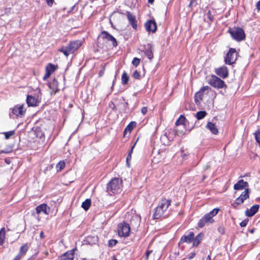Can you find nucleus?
Listing matches in <instances>:
<instances>
[{
	"label": "nucleus",
	"mask_w": 260,
	"mask_h": 260,
	"mask_svg": "<svg viewBox=\"0 0 260 260\" xmlns=\"http://www.w3.org/2000/svg\"><path fill=\"white\" fill-rule=\"evenodd\" d=\"M171 200L166 198L162 199L159 202L158 206L155 208L153 214L154 219H159V218L167 217L168 215V208L171 205Z\"/></svg>",
	"instance_id": "1"
},
{
	"label": "nucleus",
	"mask_w": 260,
	"mask_h": 260,
	"mask_svg": "<svg viewBox=\"0 0 260 260\" xmlns=\"http://www.w3.org/2000/svg\"><path fill=\"white\" fill-rule=\"evenodd\" d=\"M122 180L117 177L112 178L107 185V192L110 195L117 194L122 190Z\"/></svg>",
	"instance_id": "2"
},
{
	"label": "nucleus",
	"mask_w": 260,
	"mask_h": 260,
	"mask_svg": "<svg viewBox=\"0 0 260 260\" xmlns=\"http://www.w3.org/2000/svg\"><path fill=\"white\" fill-rule=\"evenodd\" d=\"M82 45V42L80 40H76L71 42L67 46L62 47L58 49L59 52L63 53V54L68 56L70 54L73 53L76 51Z\"/></svg>",
	"instance_id": "3"
},
{
	"label": "nucleus",
	"mask_w": 260,
	"mask_h": 260,
	"mask_svg": "<svg viewBox=\"0 0 260 260\" xmlns=\"http://www.w3.org/2000/svg\"><path fill=\"white\" fill-rule=\"evenodd\" d=\"M231 36L235 40L240 42L245 38V34L243 29L239 27H235L229 30Z\"/></svg>",
	"instance_id": "4"
},
{
	"label": "nucleus",
	"mask_w": 260,
	"mask_h": 260,
	"mask_svg": "<svg viewBox=\"0 0 260 260\" xmlns=\"http://www.w3.org/2000/svg\"><path fill=\"white\" fill-rule=\"evenodd\" d=\"M130 226L129 224L125 222L120 223L118 225V234L120 237H127L129 235L130 232Z\"/></svg>",
	"instance_id": "5"
},
{
	"label": "nucleus",
	"mask_w": 260,
	"mask_h": 260,
	"mask_svg": "<svg viewBox=\"0 0 260 260\" xmlns=\"http://www.w3.org/2000/svg\"><path fill=\"white\" fill-rule=\"evenodd\" d=\"M208 83L213 87L222 88L226 86L224 82L215 75H212L208 81Z\"/></svg>",
	"instance_id": "6"
},
{
	"label": "nucleus",
	"mask_w": 260,
	"mask_h": 260,
	"mask_svg": "<svg viewBox=\"0 0 260 260\" xmlns=\"http://www.w3.org/2000/svg\"><path fill=\"white\" fill-rule=\"evenodd\" d=\"M237 58V52L234 48H230L224 58L226 64L231 65L235 62Z\"/></svg>",
	"instance_id": "7"
},
{
	"label": "nucleus",
	"mask_w": 260,
	"mask_h": 260,
	"mask_svg": "<svg viewBox=\"0 0 260 260\" xmlns=\"http://www.w3.org/2000/svg\"><path fill=\"white\" fill-rule=\"evenodd\" d=\"M249 189L248 188H245L244 191L242 192L240 196L235 200L232 204L234 208H236L237 206L242 204L245 200L249 198Z\"/></svg>",
	"instance_id": "8"
},
{
	"label": "nucleus",
	"mask_w": 260,
	"mask_h": 260,
	"mask_svg": "<svg viewBox=\"0 0 260 260\" xmlns=\"http://www.w3.org/2000/svg\"><path fill=\"white\" fill-rule=\"evenodd\" d=\"M11 113H10V117L14 115L17 117H22L24 116L25 110H24L23 105H17L11 109Z\"/></svg>",
	"instance_id": "9"
},
{
	"label": "nucleus",
	"mask_w": 260,
	"mask_h": 260,
	"mask_svg": "<svg viewBox=\"0 0 260 260\" xmlns=\"http://www.w3.org/2000/svg\"><path fill=\"white\" fill-rule=\"evenodd\" d=\"M76 250V248H74L66 252L58 257V260H73Z\"/></svg>",
	"instance_id": "10"
},
{
	"label": "nucleus",
	"mask_w": 260,
	"mask_h": 260,
	"mask_svg": "<svg viewBox=\"0 0 260 260\" xmlns=\"http://www.w3.org/2000/svg\"><path fill=\"white\" fill-rule=\"evenodd\" d=\"M214 221L213 218L208 214H205L198 222V225L199 228L204 227L206 224L212 223Z\"/></svg>",
	"instance_id": "11"
},
{
	"label": "nucleus",
	"mask_w": 260,
	"mask_h": 260,
	"mask_svg": "<svg viewBox=\"0 0 260 260\" xmlns=\"http://www.w3.org/2000/svg\"><path fill=\"white\" fill-rule=\"evenodd\" d=\"M146 30L148 32H155L157 29V25L153 20H149L145 23Z\"/></svg>",
	"instance_id": "12"
},
{
	"label": "nucleus",
	"mask_w": 260,
	"mask_h": 260,
	"mask_svg": "<svg viewBox=\"0 0 260 260\" xmlns=\"http://www.w3.org/2000/svg\"><path fill=\"white\" fill-rule=\"evenodd\" d=\"M126 16L129 23L132 25V27L134 29L136 30L137 29L138 25L136 16L129 11H126Z\"/></svg>",
	"instance_id": "13"
},
{
	"label": "nucleus",
	"mask_w": 260,
	"mask_h": 260,
	"mask_svg": "<svg viewBox=\"0 0 260 260\" xmlns=\"http://www.w3.org/2000/svg\"><path fill=\"white\" fill-rule=\"evenodd\" d=\"M102 35L104 39L108 41L111 42L114 47H116L117 46V43L116 39L113 36L110 35L107 31H102Z\"/></svg>",
	"instance_id": "14"
},
{
	"label": "nucleus",
	"mask_w": 260,
	"mask_h": 260,
	"mask_svg": "<svg viewBox=\"0 0 260 260\" xmlns=\"http://www.w3.org/2000/svg\"><path fill=\"white\" fill-rule=\"evenodd\" d=\"M216 74L222 78H225L228 76L229 72L226 67L222 66L215 70Z\"/></svg>",
	"instance_id": "15"
},
{
	"label": "nucleus",
	"mask_w": 260,
	"mask_h": 260,
	"mask_svg": "<svg viewBox=\"0 0 260 260\" xmlns=\"http://www.w3.org/2000/svg\"><path fill=\"white\" fill-rule=\"evenodd\" d=\"M143 51L150 60L153 58V46L151 44L148 43L144 45V50Z\"/></svg>",
	"instance_id": "16"
},
{
	"label": "nucleus",
	"mask_w": 260,
	"mask_h": 260,
	"mask_svg": "<svg viewBox=\"0 0 260 260\" xmlns=\"http://www.w3.org/2000/svg\"><path fill=\"white\" fill-rule=\"evenodd\" d=\"M248 187V183L246 181H244V180L241 179L239 180L234 185V189L236 190H240L243 189L247 188Z\"/></svg>",
	"instance_id": "17"
},
{
	"label": "nucleus",
	"mask_w": 260,
	"mask_h": 260,
	"mask_svg": "<svg viewBox=\"0 0 260 260\" xmlns=\"http://www.w3.org/2000/svg\"><path fill=\"white\" fill-rule=\"evenodd\" d=\"M50 210V208L46 204H42L39 206H38L36 208L37 214H40L43 212L47 215L49 214Z\"/></svg>",
	"instance_id": "18"
},
{
	"label": "nucleus",
	"mask_w": 260,
	"mask_h": 260,
	"mask_svg": "<svg viewBox=\"0 0 260 260\" xmlns=\"http://www.w3.org/2000/svg\"><path fill=\"white\" fill-rule=\"evenodd\" d=\"M55 70V66L52 64L49 63L46 67V72L43 79L44 80H46L48 78L51 74Z\"/></svg>",
	"instance_id": "19"
},
{
	"label": "nucleus",
	"mask_w": 260,
	"mask_h": 260,
	"mask_svg": "<svg viewBox=\"0 0 260 260\" xmlns=\"http://www.w3.org/2000/svg\"><path fill=\"white\" fill-rule=\"evenodd\" d=\"M48 86L52 90L51 94H55L59 90L58 87V82L55 79H53L48 83Z\"/></svg>",
	"instance_id": "20"
},
{
	"label": "nucleus",
	"mask_w": 260,
	"mask_h": 260,
	"mask_svg": "<svg viewBox=\"0 0 260 260\" xmlns=\"http://www.w3.org/2000/svg\"><path fill=\"white\" fill-rule=\"evenodd\" d=\"M141 220V218L140 216L135 214L132 216L130 220V223L132 226L137 228L140 224Z\"/></svg>",
	"instance_id": "21"
},
{
	"label": "nucleus",
	"mask_w": 260,
	"mask_h": 260,
	"mask_svg": "<svg viewBox=\"0 0 260 260\" xmlns=\"http://www.w3.org/2000/svg\"><path fill=\"white\" fill-rule=\"evenodd\" d=\"M259 207V206L257 204L252 206L249 209H247L245 211V215L247 217L253 216L258 211Z\"/></svg>",
	"instance_id": "22"
},
{
	"label": "nucleus",
	"mask_w": 260,
	"mask_h": 260,
	"mask_svg": "<svg viewBox=\"0 0 260 260\" xmlns=\"http://www.w3.org/2000/svg\"><path fill=\"white\" fill-rule=\"evenodd\" d=\"M26 103L28 107H36L38 105L39 101L38 99L34 96L28 95L26 98Z\"/></svg>",
	"instance_id": "23"
},
{
	"label": "nucleus",
	"mask_w": 260,
	"mask_h": 260,
	"mask_svg": "<svg viewBox=\"0 0 260 260\" xmlns=\"http://www.w3.org/2000/svg\"><path fill=\"white\" fill-rule=\"evenodd\" d=\"M193 238L194 233L192 232H190L188 235L183 236L180 239V242L190 243L192 241Z\"/></svg>",
	"instance_id": "24"
},
{
	"label": "nucleus",
	"mask_w": 260,
	"mask_h": 260,
	"mask_svg": "<svg viewBox=\"0 0 260 260\" xmlns=\"http://www.w3.org/2000/svg\"><path fill=\"white\" fill-rule=\"evenodd\" d=\"M206 128L209 129L214 135H217L218 133V130L216 125L211 122H208L207 123Z\"/></svg>",
	"instance_id": "25"
},
{
	"label": "nucleus",
	"mask_w": 260,
	"mask_h": 260,
	"mask_svg": "<svg viewBox=\"0 0 260 260\" xmlns=\"http://www.w3.org/2000/svg\"><path fill=\"white\" fill-rule=\"evenodd\" d=\"M203 237V234L202 233L199 234L192 240L193 241V246H198L199 244L201 243L202 238Z\"/></svg>",
	"instance_id": "26"
},
{
	"label": "nucleus",
	"mask_w": 260,
	"mask_h": 260,
	"mask_svg": "<svg viewBox=\"0 0 260 260\" xmlns=\"http://www.w3.org/2000/svg\"><path fill=\"white\" fill-rule=\"evenodd\" d=\"M28 246L27 244H23L20 248L19 252L18 254H20V255H21L22 257L25 255L26 252L28 250Z\"/></svg>",
	"instance_id": "27"
},
{
	"label": "nucleus",
	"mask_w": 260,
	"mask_h": 260,
	"mask_svg": "<svg viewBox=\"0 0 260 260\" xmlns=\"http://www.w3.org/2000/svg\"><path fill=\"white\" fill-rule=\"evenodd\" d=\"M91 205L90 199H86L82 204L81 207L85 210L87 211L89 209Z\"/></svg>",
	"instance_id": "28"
},
{
	"label": "nucleus",
	"mask_w": 260,
	"mask_h": 260,
	"mask_svg": "<svg viewBox=\"0 0 260 260\" xmlns=\"http://www.w3.org/2000/svg\"><path fill=\"white\" fill-rule=\"evenodd\" d=\"M6 235V231L4 228L0 230V245L4 243Z\"/></svg>",
	"instance_id": "29"
},
{
	"label": "nucleus",
	"mask_w": 260,
	"mask_h": 260,
	"mask_svg": "<svg viewBox=\"0 0 260 260\" xmlns=\"http://www.w3.org/2000/svg\"><path fill=\"white\" fill-rule=\"evenodd\" d=\"M136 126V122L135 121L131 122L124 129V132L128 131L131 132L133 129Z\"/></svg>",
	"instance_id": "30"
},
{
	"label": "nucleus",
	"mask_w": 260,
	"mask_h": 260,
	"mask_svg": "<svg viewBox=\"0 0 260 260\" xmlns=\"http://www.w3.org/2000/svg\"><path fill=\"white\" fill-rule=\"evenodd\" d=\"M129 80V77L128 75L124 72L122 75L121 77V83L123 85L126 84Z\"/></svg>",
	"instance_id": "31"
},
{
	"label": "nucleus",
	"mask_w": 260,
	"mask_h": 260,
	"mask_svg": "<svg viewBox=\"0 0 260 260\" xmlns=\"http://www.w3.org/2000/svg\"><path fill=\"white\" fill-rule=\"evenodd\" d=\"M207 115V113L205 111H200L197 113L196 117L198 120H201L204 118Z\"/></svg>",
	"instance_id": "32"
},
{
	"label": "nucleus",
	"mask_w": 260,
	"mask_h": 260,
	"mask_svg": "<svg viewBox=\"0 0 260 260\" xmlns=\"http://www.w3.org/2000/svg\"><path fill=\"white\" fill-rule=\"evenodd\" d=\"M65 167V163L63 161H60L56 166V168L57 172L60 171Z\"/></svg>",
	"instance_id": "33"
},
{
	"label": "nucleus",
	"mask_w": 260,
	"mask_h": 260,
	"mask_svg": "<svg viewBox=\"0 0 260 260\" xmlns=\"http://www.w3.org/2000/svg\"><path fill=\"white\" fill-rule=\"evenodd\" d=\"M185 120V118L183 115H180L178 119L176 121V125H179L180 124H184Z\"/></svg>",
	"instance_id": "34"
},
{
	"label": "nucleus",
	"mask_w": 260,
	"mask_h": 260,
	"mask_svg": "<svg viewBox=\"0 0 260 260\" xmlns=\"http://www.w3.org/2000/svg\"><path fill=\"white\" fill-rule=\"evenodd\" d=\"M203 93L199 91L195 94V99L194 101L196 102H199V101H201L203 99Z\"/></svg>",
	"instance_id": "35"
},
{
	"label": "nucleus",
	"mask_w": 260,
	"mask_h": 260,
	"mask_svg": "<svg viewBox=\"0 0 260 260\" xmlns=\"http://www.w3.org/2000/svg\"><path fill=\"white\" fill-rule=\"evenodd\" d=\"M219 211V208H214L212 211H211L209 213H207L209 215H210L212 218L215 215H216Z\"/></svg>",
	"instance_id": "36"
},
{
	"label": "nucleus",
	"mask_w": 260,
	"mask_h": 260,
	"mask_svg": "<svg viewBox=\"0 0 260 260\" xmlns=\"http://www.w3.org/2000/svg\"><path fill=\"white\" fill-rule=\"evenodd\" d=\"M117 242L118 241L116 240L111 239L109 240L108 244L109 247H112L115 246L117 243Z\"/></svg>",
	"instance_id": "37"
},
{
	"label": "nucleus",
	"mask_w": 260,
	"mask_h": 260,
	"mask_svg": "<svg viewBox=\"0 0 260 260\" xmlns=\"http://www.w3.org/2000/svg\"><path fill=\"white\" fill-rule=\"evenodd\" d=\"M15 134L14 131H11L7 132L4 133L5 138L8 139L11 136H13Z\"/></svg>",
	"instance_id": "38"
},
{
	"label": "nucleus",
	"mask_w": 260,
	"mask_h": 260,
	"mask_svg": "<svg viewBox=\"0 0 260 260\" xmlns=\"http://www.w3.org/2000/svg\"><path fill=\"white\" fill-rule=\"evenodd\" d=\"M139 63H140V59L137 57L134 58V59L132 60V64L134 66L137 67L139 64Z\"/></svg>",
	"instance_id": "39"
},
{
	"label": "nucleus",
	"mask_w": 260,
	"mask_h": 260,
	"mask_svg": "<svg viewBox=\"0 0 260 260\" xmlns=\"http://www.w3.org/2000/svg\"><path fill=\"white\" fill-rule=\"evenodd\" d=\"M254 135L256 142L260 144V132H256Z\"/></svg>",
	"instance_id": "40"
},
{
	"label": "nucleus",
	"mask_w": 260,
	"mask_h": 260,
	"mask_svg": "<svg viewBox=\"0 0 260 260\" xmlns=\"http://www.w3.org/2000/svg\"><path fill=\"white\" fill-rule=\"evenodd\" d=\"M133 77L135 79H139L140 77V73L138 71L136 70L133 74Z\"/></svg>",
	"instance_id": "41"
},
{
	"label": "nucleus",
	"mask_w": 260,
	"mask_h": 260,
	"mask_svg": "<svg viewBox=\"0 0 260 260\" xmlns=\"http://www.w3.org/2000/svg\"><path fill=\"white\" fill-rule=\"evenodd\" d=\"M207 16L208 18L211 21H212L214 19L213 16L212 15L210 11H209L207 13Z\"/></svg>",
	"instance_id": "42"
},
{
	"label": "nucleus",
	"mask_w": 260,
	"mask_h": 260,
	"mask_svg": "<svg viewBox=\"0 0 260 260\" xmlns=\"http://www.w3.org/2000/svg\"><path fill=\"white\" fill-rule=\"evenodd\" d=\"M12 148H8V149H5L1 150V153H8L11 152L12 151Z\"/></svg>",
	"instance_id": "43"
},
{
	"label": "nucleus",
	"mask_w": 260,
	"mask_h": 260,
	"mask_svg": "<svg viewBox=\"0 0 260 260\" xmlns=\"http://www.w3.org/2000/svg\"><path fill=\"white\" fill-rule=\"evenodd\" d=\"M248 222V220H244L240 223V226L241 227H245L247 225Z\"/></svg>",
	"instance_id": "44"
},
{
	"label": "nucleus",
	"mask_w": 260,
	"mask_h": 260,
	"mask_svg": "<svg viewBox=\"0 0 260 260\" xmlns=\"http://www.w3.org/2000/svg\"><path fill=\"white\" fill-rule=\"evenodd\" d=\"M209 88V87L208 86H203L200 89V90L199 91L203 93V92H204L205 91L208 90Z\"/></svg>",
	"instance_id": "45"
},
{
	"label": "nucleus",
	"mask_w": 260,
	"mask_h": 260,
	"mask_svg": "<svg viewBox=\"0 0 260 260\" xmlns=\"http://www.w3.org/2000/svg\"><path fill=\"white\" fill-rule=\"evenodd\" d=\"M147 112V108L146 107H144L141 109V113L145 115Z\"/></svg>",
	"instance_id": "46"
},
{
	"label": "nucleus",
	"mask_w": 260,
	"mask_h": 260,
	"mask_svg": "<svg viewBox=\"0 0 260 260\" xmlns=\"http://www.w3.org/2000/svg\"><path fill=\"white\" fill-rule=\"evenodd\" d=\"M218 231L219 233H220L221 234H223L224 233V228L222 226H219L218 228Z\"/></svg>",
	"instance_id": "47"
},
{
	"label": "nucleus",
	"mask_w": 260,
	"mask_h": 260,
	"mask_svg": "<svg viewBox=\"0 0 260 260\" xmlns=\"http://www.w3.org/2000/svg\"><path fill=\"white\" fill-rule=\"evenodd\" d=\"M46 3L49 6L51 7L54 3V0H46Z\"/></svg>",
	"instance_id": "48"
},
{
	"label": "nucleus",
	"mask_w": 260,
	"mask_h": 260,
	"mask_svg": "<svg viewBox=\"0 0 260 260\" xmlns=\"http://www.w3.org/2000/svg\"><path fill=\"white\" fill-rule=\"evenodd\" d=\"M132 158V154H131V153H128L127 155V157H126V162H127V164L128 165H129L128 164V161L130 160Z\"/></svg>",
	"instance_id": "49"
},
{
	"label": "nucleus",
	"mask_w": 260,
	"mask_h": 260,
	"mask_svg": "<svg viewBox=\"0 0 260 260\" xmlns=\"http://www.w3.org/2000/svg\"><path fill=\"white\" fill-rule=\"evenodd\" d=\"M22 256L20 255L19 254H18L14 258L13 260H20V259L22 258Z\"/></svg>",
	"instance_id": "50"
},
{
	"label": "nucleus",
	"mask_w": 260,
	"mask_h": 260,
	"mask_svg": "<svg viewBox=\"0 0 260 260\" xmlns=\"http://www.w3.org/2000/svg\"><path fill=\"white\" fill-rule=\"evenodd\" d=\"M195 255H196V253H195L194 252H192V253H191L190 254L188 258H189V259H192V258H193V257H194Z\"/></svg>",
	"instance_id": "51"
},
{
	"label": "nucleus",
	"mask_w": 260,
	"mask_h": 260,
	"mask_svg": "<svg viewBox=\"0 0 260 260\" xmlns=\"http://www.w3.org/2000/svg\"><path fill=\"white\" fill-rule=\"evenodd\" d=\"M152 252V250H148L146 252V258L148 259L149 255Z\"/></svg>",
	"instance_id": "52"
},
{
	"label": "nucleus",
	"mask_w": 260,
	"mask_h": 260,
	"mask_svg": "<svg viewBox=\"0 0 260 260\" xmlns=\"http://www.w3.org/2000/svg\"><path fill=\"white\" fill-rule=\"evenodd\" d=\"M37 254V253H36L35 255L31 256L29 258H28L27 260H34Z\"/></svg>",
	"instance_id": "53"
},
{
	"label": "nucleus",
	"mask_w": 260,
	"mask_h": 260,
	"mask_svg": "<svg viewBox=\"0 0 260 260\" xmlns=\"http://www.w3.org/2000/svg\"><path fill=\"white\" fill-rule=\"evenodd\" d=\"M5 13L6 14H7V13H9L11 11V8H7L5 9Z\"/></svg>",
	"instance_id": "54"
},
{
	"label": "nucleus",
	"mask_w": 260,
	"mask_h": 260,
	"mask_svg": "<svg viewBox=\"0 0 260 260\" xmlns=\"http://www.w3.org/2000/svg\"><path fill=\"white\" fill-rule=\"evenodd\" d=\"M136 144V142H135V143L133 145V146L132 147L131 150L129 151V153H131V154H132V153H133V150Z\"/></svg>",
	"instance_id": "55"
},
{
	"label": "nucleus",
	"mask_w": 260,
	"mask_h": 260,
	"mask_svg": "<svg viewBox=\"0 0 260 260\" xmlns=\"http://www.w3.org/2000/svg\"><path fill=\"white\" fill-rule=\"evenodd\" d=\"M168 138L167 135L166 134H164L163 136H161V139L162 140H164Z\"/></svg>",
	"instance_id": "56"
},
{
	"label": "nucleus",
	"mask_w": 260,
	"mask_h": 260,
	"mask_svg": "<svg viewBox=\"0 0 260 260\" xmlns=\"http://www.w3.org/2000/svg\"><path fill=\"white\" fill-rule=\"evenodd\" d=\"M256 7L258 10H260V0L257 3Z\"/></svg>",
	"instance_id": "57"
},
{
	"label": "nucleus",
	"mask_w": 260,
	"mask_h": 260,
	"mask_svg": "<svg viewBox=\"0 0 260 260\" xmlns=\"http://www.w3.org/2000/svg\"><path fill=\"white\" fill-rule=\"evenodd\" d=\"M5 161L8 165H9L11 163V160L9 158H6Z\"/></svg>",
	"instance_id": "58"
},
{
	"label": "nucleus",
	"mask_w": 260,
	"mask_h": 260,
	"mask_svg": "<svg viewBox=\"0 0 260 260\" xmlns=\"http://www.w3.org/2000/svg\"><path fill=\"white\" fill-rule=\"evenodd\" d=\"M40 236L41 238H43L44 237V234L43 231H42L40 234Z\"/></svg>",
	"instance_id": "59"
},
{
	"label": "nucleus",
	"mask_w": 260,
	"mask_h": 260,
	"mask_svg": "<svg viewBox=\"0 0 260 260\" xmlns=\"http://www.w3.org/2000/svg\"><path fill=\"white\" fill-rule=\"evenodd\" d=\"M104 74V70L103 71H101L99 73V76H102Z\"/></svg>",
	"instance_id": "60"
},
{
	"label": "nucleus",
	"mask_w": 260,
	"mask_h": 260,
	"mask_svg": "<svg viewBox=\"0 0 260 260\" xmlns=\"http://www.w3.org/2000/svg\"><path fill=\"white\" fill-rule=\"evenodd\" d=\"M154 2V0H148V2L150 4H152Z\"/></svg>",
	"instance_id": "61"
},
{
	"label": "nucleus",
	"mask_w": 260,
	"mask_h": 260,
	"mask_svg": "<svg viewBox=\"0 0 260 260\" xmlns=\"http://www.w3.org/2000/svg\"><path fill=\"white\" fill-rule=\"evenodd\" d=\"M207 260H211V258H210V256L209 255H208L207 257Z\"/></svg>",
	"instance_id": "62"
},
{
	"label": "nucleus",
	"mask_w": 260,
	"mask_h": 260,
	"mask_svg": "<svg viewBox=\"0 0 260 260\" xmlns=\"http://www.w3.org/2000/svg\"><path fill=\"white\" fill-rule=\"evenodd\" d=\"M116 80V78H115V79H114L113 81V83L114 84V83H115V81Z\"/></svg>",
	"instance_id": "63"
},
{
	"label": "nucleus",
	"mask_w": 260,
	"mask_h": 260,
	"mask_svg": "<svg viewBox=\"0 0 260 260\" xmlns=\"http://www.w3.org/2000/svg\"><path fill=\"white\" fill-rule=\"evenodd\" d=\"M192 1L191 0V2H190V4H189V5H191V4H192Z\"/></svg>",
	"instance_id": "64"
}]
</instances>
